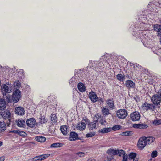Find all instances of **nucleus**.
Listing matches in <instances>:
<instances>
[{"mask_svg":"<svg viewBox=\"0 0 161 161\" xmlns=\"http://www.w3.org/2000/svg\"><path fill=\"white\" fill-rule=\"evenodd\" d=\"M89 97L91 101L93 103L97 101L98 97L94 92H92L89 93Z\"/></svg>","mask_w":161,"mask_h":161,"instance_id":"9b49d317","label":"nucleus"},{"mask_svg":"<svg viewBox=\"0 0 161 161\" xmlns=\"http://www.w3.org/2000/svg\"><path fill=\"white\" fill-rule=\"evenodd\" d=\"M143 109L146 110H150L152 112L153 114H155L157 112L155 107L153 104L145 102L143 103L142 105Z\"/></svg>","mask_w":161,"mask_h":161,"instance_id":"7ed1b4c3","label":"nucleus"},{"mask_svg":"<svg viewBox=\"0 0 161 161\" xmlns=\"http://www.w3.org/2000/svg\"><path fill=\"white\" fill-rule=\"evenodd\" d=\"M67 126L65 125H62L61 126L60 130L64 135H66L67 133Z\"/></svg>","mask_w":161,"mask_h":161,"instance_id":"cd10ccee","label":"nucleus"},{"mask_svg":"<svg viewBox=\"0 0 161 161\" xmlns=\"http://www.w3.org/2000/svg\"><path fill=\"white\" fill-rule=\"evenodd\" d=\"M24 71L23 69L20 70L18 72L19 76L22 78L24 75Z\"/></svg>","mask_w":161,"mask_h":161,"instance_id":"a18cd8bd","label":"nucleus"},{"mask_svg":"<svg viewBox=\"0 0 161 161\" xmlns=\"http://www.w3.org/2000/svg\"><path fill=\"white\" fill-rule=\"evenodd\" d=\"M157 94L159 95V97L161 98V89L159 90Z\"/></svg>","mask_w":161,"mask_h":161,"instance_id":"13d9d810","label":"nucleus"},{"mask_svg":"<svg viewBox=\"0 0 161 161\" xmlns=\"http://www.w3.org/2000/svg\"><path fill=\"white\" fill-rule=\"evenodd\" d=\"M6 125L4 122H0V130L1 132L4 131L6 129Z\"/></svg>","mask_w":161,"mask_h":161,"instance_id":"c85d7f7f","label":"nucleus"},{"mask_svg":"<svg viewBox=\"0 0 161 161\" xmlns=\"http://www.w3.org/2000/svg\"><path fill=\"white\" fill-rule=\"evenodd\" d=\"M74 77L75 78V83L77 82V81H78V80H79V78H80V77H79V76L78 75V74H75L74 75Z\"/></svg>","mask_w":161,"mask_h":161,"instance_id":"de8ad7c7","label":"nucleus"},{"mask_svg":"<svg viewBox=\"0 0 161 161\" xmlns=\"http://www.w3.org/2000/svg\"><path fill=\"white\" fill-rule=\"evenodd\" d=\"M153 124L154 125H158L161 124V120L156 119L153 121Z\"/></svg>","mask_w":161,"mask_h":161,"instance_id":"473e14b6","label":"nucleus"},{"mask_svg":"<svg viewBox=\"0 0 161 161\" xmlns=\"http://www.w3.org/2000/svg\"><path fill=\"white\" fill-rule=\"evenodd\" d=\"M145 138V136L141 137L138 141L137 146L140 150H142L147 145Z\"/></svg>","mask_w":161,"mask_h":161,"instance_id":"423d86ee","label":"nucleus"},{"mask_svg":"<svg viewBox=\"0 0 161 161\" xmlns=\"http://www.w3.org/2000/svg\"><path fill=\"white\" fill-rule=\"evenodd\" d=\"M15 113L18 115H23L25 114L24 109L21 107H16L15 109Z\"/></svg>","mask_w":161,"mask_h":161,"instance_id":"ddd939ff","label":"nucleus"},{"mask_svg":"<svg viewBox=\"0 0 161 161\" xmlns=\"http://www.w3.org/2000/svg\"><path fill=\"white\" fill-rule=\"evenodd\" d=\"M148 126L147 125L145 124H139V129H144L147 128Z\"/></svg>","mask_w":161,"mask_h":161,"instance_id":"ea45409f","label":"nucleus"},{"mask_svg":"<svg viewBox=\"0 0 161 161\" xmlns=\"http://www.w3.org/2000/svg\"><path fill=\"white\" fill-rule=\"evenodd\" d=\"M130 133V131H125L121 133V135L123 136H127L129 135Z\"/></svg>","mask_w":161,"mask_h":161,"instance_id":"8fccbe9b","label":"nucleus"},{"mask_svg":"<svg viewBox=\"0 0 161 161\" xmlns=\"http://www.w3.org/2000/svg\"><path fill=\"white\" fill-rule=\"evenodd\" d=\"M95 135V133L94 132H90L86 134V137H91Z\"/></svg>","mask_w":161,"mask_h":161,"instance_id":"c03bdc74","label":"nucleus"},{"mask_svg":"<svg viewBox=\"0 0 161 161\" xmlns=\"http://www.w3.org/2000/svg\"><path fill=\"white\" fill-rule=\"evenodd\" d=\"M61 143H54L52 144L51 145V147H60L61 146Z\"/></svg>","mask_w":161,"mask_h":161,"instance_id":"e433bc0d","label":"nucleus"},{"mask_svg":"<svg viewBox=\"0 0 161 161\" xmlns=\"http://www.w3.org/2000/svg\"><path fill=\"white\" fill-rule=\"evenodd\" d=\"M14 86L16 87V88H18L21 86V84L18 80L15 81L14 83Z\"/></svg>","mask_w":161,"mask_h":161,"instance_id":"c9c22d12","label":"nucleus"},{"mask_svg":"<svg viewBox=\"0 0 161 161\" xmlns=\"http://www.w3.org/2000/svg\"><path fill=\"white\" fill-rule=\"evenodd\" d=\"M19 130H14L10 131L9 132L14 133L15 134H18L19 133Z\"/></svg>","mask_w":161,"mask_h":161,"instance_id":"603ef678","label":"nucleus"},{"mask_svg":"<svg viewBox=\"0 0 161 161\" xmlns=\"http://www.w3.org/2000/svg\"><path fill=\"white\" fill-rule=\"evenodd\" d=\"M153 28L154 31L158 32L161 29V25L158 24L155 25Z\"/></svg>","mask_w":161,"mask_h":161,"instance_id":"f704fd0d","label":"nucleus"},{"mask_svg":"<svg viewBox=\"0 0 161 161\" xmlns=\"http://www.w3.org/2000/svg\"><path fill=\"white\" fill-rule=\"evenodd\" d=\"M56 117L55 114H52L51 115V120L53 123H56L57 121Z\"/></svg>","mask_w":161,"mask_h":161,"instance_id":"4c0bfd02","label":"nucleus"},{"mask_svg":"<svg viewBox=\"0 0 161 161\" xmlns=\"http://www.w3.org/2000/svg\"><path fill=\"white\" fill-rule=\"evenodd\" d=\"M47 119H45V117L43 116H41L40 118L39 122L41 124L45 123L47 122Z\"/></svg>","mask_w":161,"mask_h":161,"instance_id":"72a5a7b5","label":"nucleus"},{"mask_svg":"<svg viewBox=\"0 0 161 161\" xmlns=\"http://www.w3.org/2000/svg\"><path fill=\"white\" fill-rule=\"evenodd\" d=\"M116 114L117 116L119 118L124 119L127 115V111L124 109H120L118 110Z\"/></svg>","mask_w":161,"mask_h":161,"instance_id":"0eeeda50","label":"nucleus"},{"mask_svg":"<svg viewBox=\"0 0 161 161\" xmlns=\"http://www.w3.org/2000/svg\"><path fill=\"white\" fill-rule=\"evenodd\" d=\"M78 134L75 132H71L70 133V136L69 139L71 141H74L77 139Z\"/></svg>","mask_w":161,"mask_h":161,"instance_id":"dca6fc26","label":"nucleus"},{"mask_svg":"<svg viewBox=\"0 0 161 161\" xmlns=\"http://www.w3.org/2000/svg\"><path fill=\"white\" fill-rule=\"evenodd\" d=\"M5 159V158L4 156H2L0 157V161H4Z\"/></svg>","mask_w":161,"mask_h":161,"instance_id":"6e6d98bb","label":"nucleus"},{"mask_svg":"<svg viewBox=\"0 0 161 161\" xmlns=\"http://www.w3.org/2000/svg\"><path fill=\"white\" fill-rule=\"evenodd\" d=\"M118 153V152L117 151V150H114L113 149H110L108 150L107 151V153L109 155H112V157L110 158V160H112V159H113L112 156L115 155L117 154Z\"/></svg>","mask_w":161,"mask_h":161,"instance_id":"6ab92c4d","label":"nucleus"},{"mask_svg":"<svg viewBox=\"0 0 161 161\" xmlns=\"http://www.w3.org/2000/svg\"><path fill=\"white\" fill-rule=\"evenodd\" d=\"M102 112L103 115H108L110 114L109 110L104 107L102 108Z\"/></svg>","mask_w":161,"mask_h":161,"instance_id":"bb28decb","label":"nucleus"},{"mask_svg":"<svg viewBox=\"0 0 161 161\" xmlns=\"http://www.w3.org/2000/svg\"><path fill=\"white\" fill-rule=\"evenodd\" d=\"M106 121L105 119H101L99 121L100 123L102 125H105L106 123Z\"/></svg>","mask_w":161,"mask_h":161,"instance_id":"3c124183","label":"nucleus"},{"mask_svg":"<svg viewBox=\"0 0 161 161\" xmlns=\"http://www.w3.org/2000/svg\"><path fill=\"white\" fill-rule=\"evenodd\" d=\"M75 78L74 77H72L69 80V83L70 84H74L75 83Z\"/></svg>","mask_w":161,"mask_h":161,"instance_id":"09e8293b","label":"nucleus"},{"mask_svg":"<svg viewBox=\"0 0 161 161\" xmlns=\"http://www.w3.org/2000/svg\"><path fill=\"white\" fill-rule=\"evenodd\" d=\"M50 155L49 154H44L35 157L36 161H42L46 159Z\"/></svg>","mask_w":161,"mask_h":161,"instance_id":"f8f14e48","label":"nucleus"},{"mask_svg":"<svg viewBox=\"0 0 161 161\" xmlns=\"http://www.w3.org/2000/svg\"><path fill=\"white\" fill-rule=\"evenodd\" d=\"M117 151L118 152V153H117V154L120 156H122V161H127V154L125 153L124 151L122 150H117Z\"/></svg>","mask_w":161,"mask_h":161,"instance_id":"f3484780","label":"nucleus"},{"mask_svg":"<svg viewBox=\"0 0 161 161\" xmlns=\"http://www.w3.org/2000/svg\"><path fill=\"white\" fill-rule=\"evenodd\" d=\"M1 115L4 119H8L9 122H7V124L8 126H9V124L11 121V114L10 111L8 110H6L1 113Z\"/></svg>","mask_w":161,"mask_h":161,"instance_id":"20e7f679","label":"nucleus"},{"mask_svg":"<svg viewBox=\"0 0 161 161\" xmlns=\"http://www.w3.org/2000/svg\"><path fill=\"white\" fill-rule=\"evenodd\" d=\"M4 96V98H5L6 100L8 102L10 101V96L9 94H8L7 96L6 95Z\"/></svg>","mask_w":161,"mask_h":161,"instance_id":"37998d69","label":"nucleus"},{"mask_svg":"<svg viewBox=\"0 0 161 161\" xmlns=\"http://www.w3.org/2000/svg\"><path fill=\"white\" fill-rule=\"evenodd\" d=\"M88 161H95V160L93 159H88Z\"/></svg>","mask_w":161,"mask_h":161,"instance_id":"680f3d73","label":"nucleus"},{"mask_svg":"<svg viewBox=\"0 0 161 161\" xmlns=\"http://www.w3.org/2000/svg\"><path fill=\"white\" fill-rule=\"evenodd\" d=\"M18 134L23 137H25L27 136V134L25 132L20 130L19 131Z\"/></svg>","mask_w":161,"mask_h":161,"instance_id":"79ce46f5","label":"nucleus"},{"mask_svg":"<svg viewBox=\"0 0 161 161\" xmlns=\"http://www.w3.org/2000/svg\"><path fill=\"white\" fill-rule=\"evenodd\" d=\"M77 87L79 91L83 92L86 90L84 84L82 83H79L78 84Z\"/></svg>","mask_w":161,"mask_h":161,"instance_id":"393cba45","label":"nucleus"},{"mask_svg":"<svg viewBox=\"0 0 161 161\" xmlns=\"http://www.w3.org/2000/svg\"><path fill=\"white\" fill-rule=\"evenodd\" d=\"M161 49H159L157 47H153L152 48V50L153 53L155 54H158V53L159 51H160Z\"/></svg>","mask_w":161,"mask_h":161,"instance_id":"2f4dec72","label":"nucleus"},{"mask_svg":"<svg viewBox=\"0 0 161 161\" xmlns=\"http://www.w3.org/2000/svg\"><path fill=\"white\" fill-rule=\"evenodd\" d=\"M108 54L106 53L105 54L102 56L101 58H100L101 62L98 63L97 61H91L90 62V66H91L93 69L96 68L97 67H102V64L104 65L108 64Z\"/></svg>","mask_w":161,"mask_h":161,"instance_id":"f257e3e1","label":"nucleus"},{"mask_svg":"<svg viewBox=\"0 0 161 161\" xmlns=\"http://www.w3.org/2000/svg\"><path fill=\"white\" fill-rule=\"evenodd\" d=\"M6 106V102L3 99H0V110H3L5 108Z\"/></svg>","mask_w":161,"mask_h":161,"instance_id":"412c9836","label":"nucleus"},{"mask_svg":"<svg viewBox=\"0 0 161 161\" xmlns=\"http://www.w3.org/2000/svg\"><path fill=\"white\" fill-rule=\"evenodd\" d=\"M36 121L33 118H30L27 120L26 123L27 125L31 128L34 127L36 124Z\"/></svg>","mask_w":161,"mask_h":161,"instance_id":"9d476101","label":"nucleus"},{"mask_svg":"<svg viewBox=\"0 0 161 161\" xmlns=\"http://www.w3.org/2000/svg\"><path fill=\"white\" fill-rule=\"evenodd\" d=\"M21 96V92L19 89L16 90L13 94L12 99L14 103H16L20 99Z\"/></svg>","mask_w":161,"mask_h":161,"instance_id":"39448f33","label":"nucleus"},{"mask_svg":"<svg viewBox=\"0 0 161 161\" xmlns=\"http://www.w3.org/2000/svg\"><path fill=\"white\" fill-rule=\"evenodd\" d=\"M158 36L160 37L161 38V29L158 32Z\"/></svg>","mask_w":161,"mask_h":161,"instance_id":"5fc2aeb1","label":"nucleus"},{"mask_svg":"<svg viewBox=\"0 0 161 161\" xmlns=\"http://www.w3.org/2000/svg\"><path fill=\"white\" fill-rule=\"evenodd\" d=\"M88 120L87 119H83L82 120V121H85V122H88Z\"/></svg>","mask_w":161,"mask_h":161,"instance_id":"052dcab7","label":"nucleus"},{"mask_svg":"<svg viewBox=\"0 0 161 161\" xmlns=\"http://www.w3.org/2000/svg\"><path fill=\"white\" fill-rule=\"evenodd\" d=\"M145 138L147 145L151 144L155 140V138L152 136H149L147 137H145Z\"/></svg>","mask_w":161,"mask_h":161,"instance_id":"4be33fe9","label":"nucleus"},{"mask_svg":"<svg viewBox=\"0 0 161 161\" xmlns=\"http://www.w3.org/2000/svg\"><path fill=\"white\" fill-rule=\"evenodd\" d=\"M151 155L152 158L156 157L157 156V152L156 151H153Z\"/></svg>","mask_w":161,"mask_h":161,"instance_id":"49530a36","label":"nucleus"},{"mask_svg":"<svg viewBox=\"0 0 161 161\" xmlns=\"http://www.w3.org/2000/svg\"><path fill=\"white\" fill-rule=\"evenodd\" d=\"M86 127V123L82 121L78 124L77 128L80 131H82L85 130Z\"/></svg>","mask_w":161,"mask_h":161,"instance_id":"aec40b11","label":"nucleus"},{"mask_svg":"<svg viewBox=\"0 0 161 161\" xmlns=\"http://www.w3.org/2000/svg\"><path fill=\"white\" fill-rule=\"evenodd\" d=\"M1 91L3 96L6 95V93H9L12 92V86L8 82L3 85L1 87Z\"/></svg>","mask_w":161,"mask_h":161,"instance_id":"f03ea898","label":"nucleus"},{"mask_svg":"<svg viewBox=\"0 0 161 161\" xmlns=\"http://www.w3.org/2000/svg\"><path fill=\"white\" fill-rule=\"evenodd\" d=\"M35 139L37 141L41 142H44L46 140V138L42 136H36Z\"/></svg>","mask_w":161,"mask_h":161,"instance_id":"c756f323","label":"nucleus"},{"mask_svg":"<svg viewBox=\"0 0 161 161\" xmlns=\"http://www.w3.org/2000/svg\"><path fill=\"white\" fill-rule=\"evenodd\" d=\"M106 102L109 109H113L115 108L114 102L112 99L107 100H106Z\"/></svg>","mask_w":161,"mask_h":161,"instance_id":"2eb2a0df","label":"nucleus"},{"mask_svg":"<svg viewBox=\"0 0 161 161\" xmlns=\"http://www.w3.org/2000/svg\"><path fill=\"white\" fill-rule=\"evenodd\" d=\"M75 155L79 157H84L85 156V153L82 152H79L76 153Z\"/></svg>","mask_w":161,"mask_h":161,"instance_id":"a19ab883","label":"nucleus"},{"mask_svg":"<svg viewBox=\"0 0 161 161\" xmlns=\"http://www.w3.org/2000/svg\"><path fill=\"white\" fill-rule=\"evenodd\" d=\"M151 100L153 104L156 105L159 104L161 102V98L159 95L157 94L153 96L151 98Z\"/></svg>","mask_w":161,"mask_h":161,"instance_id":"6e6552de","label":"nucleus"},{"mask_svg":"<svg viewBox=\"0 0 161 161\" xmlns=\"http://www.w3.org/2000/svg\"><path fill=\"white\" fill-rule=\"evenodd\" d=\"M35 160V157H34L33 158L29 159H28V161H36Z\"/></svg>","mask_w":161,"mask_h":161,"instance_id":"bf43d9fd","label":"nucleus"},{"mask_svg":"<svg viewBox=\"0 0 161 161\" xmlns=\"http://www.w3.org/2000/svg\"><path fill=\"white\" fill-rule=\"evenodd\" d=\"M125 85L128 88H134L135 86V83L131 80H127L125 82Z\"/></svg>","mask_w":161,"mask_h":161,"instance_id":"a211bd4d","label":"nucleus"},{"mask_svg":"<svg viewBox=\"0 0 161 161\" xmlns=\"http://www.w3.org/2000/svg\"><path fill=\"white\" fill-rule=\"evenodd\" d=\"M136 154L134 153H131L129 154V159L133 160V161H138V159L136 157Z\"/></svg>","mask_w":161,"mask_h":161,"instance_id":"b1692460","label":"nucleus"},{"mask_svg":"<svg viewBox=\"0 0 161 161\" xmlns=\"http://www.w3.org/2000/svg\"><path fill=\"white\" fill-rule=\"evenodd\" d=\"M17 125L18 127H23L25 125V122L23 119H19L16 121Z\"/></svg>","mask_w":161,"mask_h":161,"instance_id":"a878e982","label":"nucleus"},{"mask_svg":"<svg viewBox=\"0 0 161 161\" xmlns=\"http://www.w3.org/2000/svg\"><path fill=\"white\" fill-rule=\"evenodd\" d=\"M2 143H3L2 142H0V147L2 145Z\"/></svg>","mask_w":161,"mask_h":161,"instance_id":"e2e57ef3","label":"nucleus"},{"mask_svg":"<svg viewBox=\"0 0 161 161\" xmlns=\"http://www.w3.org/2000/svg\"><path fill=\"white\" fill-rule=\"evenodd\" d=\"M98 126L97 121L90 122L88 124V128L90 130L96 129Z\"/></svg>","mask_w":161,"mask_h":161,"instance_id":"4468645a","label":"nucleus"},{"mask_svg":"<svg viewBox=\"0 0 161 161\" xmlns=\"http://www.w3.org/2000/svg\"><path fill=\"white\" fill-rule=\"evenodd\" d=\"M112 130L111 127L104 128L99 130L98 132L102 134H105L110 132Z\"/></svg>","mask_w":161,"mask_h":161,"instance_id":"5701e85b","label":"nucleus"},{"mask_svg":"<svg viewBox=\"0 0 161 161\" xmlns=\"http://www.w3.org/2000/svg\"><path fill=\"white\" fill-rule=\"evenodd\" d=\"M117 79L120 81H123L125 78V76L122 74H118L116 76Z\"/></svg>","mask_w":161,"mask_h":161,"instance_id":"7c9ffc66","label":"nucleus"},{"mask_svg":"<svg viewBox=\"0 0 161 161\" xmlns=\"http://www.w3.org/2000/svg\"><path fill=\"white\" fill-rule=\"evenodd\" d=\"M133 127L135 128H139V124H134Z\"/></svg>","mask_w":161,"mask_h":161,"instance_id":"864d4df0","label":"nucleus"},{"mask_svg":"<svg viewBox=\"0 0 161 161\" xmlns=\"http://www.w3.org/2000/svg\"><path fill=\"white\" fill-rule=\"evenodd\" d=\"M111 128L112 130H113L116 131L120 129L121 128V127L120 125H116L113 126Z\"/></svg>","mask_w":161,"mask_h":161,"instance_id":"58836bf2","label":"nucleus"},{"mask_svg":"<svg viewBox=\"0 0 161 161\" xmlns=\"http://www.w3.org/2000/svg\"><path fill=\"white\" fill-rule=\"evenodd\" d=\"M147 26V25L145 23H142V24H141L140 26H143L146 27Z\"/></svg>","mask_w":161,"mask_h":161,"instance_id":"4d7b16f0","label":"nucleus"},{"mask_svg":"<svg viewBox=\"0 0 161 161\" xmlns=\"http://www.w3.org/2000/svg\"><path fill=\"white\" fill-rule=\"evenodd\" d=\"M130 118L131 120L133 121H138L140 119V115L138 112H134L131 114Z\"/></svg>","mask_w":161,"mask_h":161,"instance_id":"1a4fd4ad","label":"nucleus"}]
</instances>
